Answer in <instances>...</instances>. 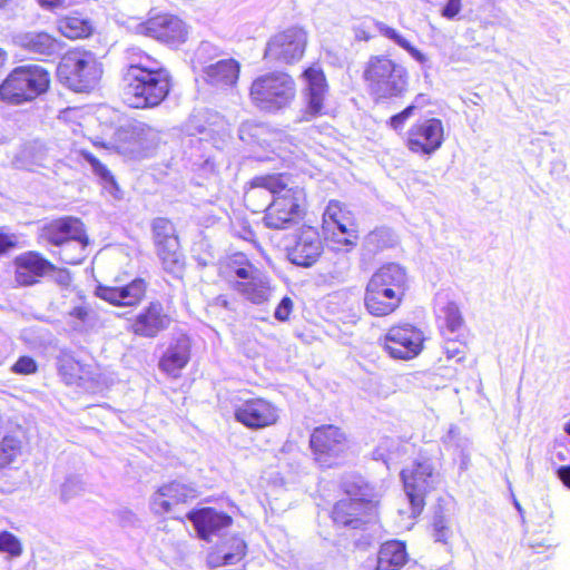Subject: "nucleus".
<instances>
[{"label": "nucleus", "mask_w": 570, "mask_h": 570, "mask_svg": "<svg viewBox=\"0 0 570 570\" xmlns=\"http://www.w3.org/2000/svg\"><path fill=\"white\" fill-rule=\"evenodd\" d=\"M58 274L57 276V283L61 285L62 287H69L71 284V274L67 269H62L58 267V271L55 273Z\"/></svg>", "instance_id": "49"}, {"label": "nucleus", "mask_w": 570, "mask_h": 570, "mask_svg": "<svg viewBox=\"0 0 570 570\" xmlns=\"http://www.w3.org/2000/svg\"><path fill=\"white\" fill-rule=\"evenodd\" d=\"M461 10V0H448L442 14L448 19L454 18Z\"/></svg>", "instance_id": "47"}, {"label": "nucleus", "mask_w": 570, "mask_h": 570, "mask_svg": "<svg viewBox=\"0 0 570 570\" xmlns=\"http://www.w3.org/2000/svg\"><path fill=\"white\" fill-rule=\"evenodd\" d=\"M234 419L249 430H263L279 421V409L263 396L242 400L234 407Z\"/></svg>", "instance_id": "21"}, {"label": "nucleus", "mask_w": 570, "mask_h": 570, "mask_svg": "<svg viewBox=\"0 0 570 570\" xmlns=\"http://www.w3.org/2000/svg\"><path fill=\"white\" fill-rule=\"evenodd\" d=\"M294 308V302L289 296H285L281 299L276 306L274 316L279 322H287Z\"/></svg>", "instance_id": "44"}, {"label": "nucleus", "mask_w": 570, "mask_h": 570, "mask_svg": "<svg viewBox=\"0 0 570 570\" xmlns=\"http://www.w3.org/2000/svg\"><path fill=\"white\" fill-rule=\"evenodd\" d=\"M557 474L562 483L570 489V465H561L557 470Z\"/></svg>", "instance_id": "52"}, {"label": "nucleus", "mask_w": 570, "mask_h": 570, "mask_svg": "<svg viewBox=\"0 0 570 570\" xmlns=\"http://www.w3.org/2000/svg\"><path fill=\"white\" fill-rule=\"evenodd\" d=\"M424 342L422 328L409 322H399L386 330L382 346L392 358L409 361L423 351Z\"/></svg>", "instance_id": "13"}, {"label": "nucleus", "mask_w": 570, "mask_h": 570, "mask_svg": "<svg viewBox=\"0 0 570 570\" xmlns=\"http://www.w3.org/2000/svg\"><path fill=\"white\" fill-rule=\"evenodd\" d=\"M191 357V342L186 335L174 338L158 361L159 370L166 375L178 379Z\"/></svg>", "instance_id": "26"}, {"label": "nucleus", "mask_w": 570, "mask_h": 570, "mask_svg": "<svg viewBox=\"0 0 570 570\" xmlns=\"http://www.w3.org/2000/svg\"><path fill=\"white\" fill-rule=\"evenodd\" d=\"M147 281L142 277H136L122 285L99 284L95 294L116 307H137L147 297Z\"/></svg>", "instance_id": "24"}, {"label": "nucleus", "mask_w": 570, "mask_h": 570, "mask_svg": "<svg viewBox=\"0 0 570 570\" xmlns=\"http://www.w3.org/2000/svg\"><path fill=\"white\" fill-rule=\"evenodd\" d=\"M431 101L424 94H419L413 101L402 109L400 112L391 116L387 120V125L395 131H400L404 128L405 122L412 117L416 110L430 105Z\"/></svg>", "instance_id": "36"}, {"label": "nucleus", "mask_w": 570, "mask_h": 570, "mask_svg": "<svg viewBox=\"0 0 570 570\" xmlns=\"http://www.w3.org/2000/svg\"><path fill=\"white\" fill-rule=\"evenodd\" d=\"M376 28L380 33L387 39L394 41L397 46L406 50L413 58L417 61H423L424 57L420 50H417L414 46H412L400 32H397L394 28L389 27L383 22H376Z\"/></svg>", "instance_id": "38"}, {"label": "nucleus", "mask_w": 570, "mask_h": 570, "mask_svg": "<svg viewBox=\"0 0 570 570\" xmlns=\"http://www.w3.org/2000/svg\"><path fill=\"white\" fill-rule=\"evenodd\" d=\"M90 313V308L86 306H76L70 311V315L81 322L88 321Z\"/></svg>", "instance_id": "48"}, {"label": "nucleus", "mask_w": 570, "mask_h": 570, "mask_svg": "<svg viewBox=\"0 0 570 570\" xmlns=\"http://www.w3.org/2000/svg\"><path fill=\"white\" fill-rule=\"evenodd\" d=\"M362 79L374 102L402 97L409 87L407 69L386 55H372L363 66Z\"/></svg>", "instance_id": "5"}, {"label": "nucleus", "mask_w": 570, "mask_h": 570, "mask_svg": "<svg viewBox=\"0 0 570 570\" xmlns=\"http://www.w3.org/2000/svg\"><path fill=\"white\" fill-rule=\"evenodd\" d=\"M0 552H6L10 557H20L23 552L21 541L10 531L0 532Z\"/></svg>", "instance_id": "41"}, {"label": "nucleus", "mask_w": 570, "mask_h": 570, "mask_svg": "<svg viewBox=\"0 0 570 570\" xmlns=\"http://www.w3.org/2000/svg\"><path fill=\"white\" fill-rule=\"evenodd\" d=\"M464 326V320L454 303H448L442 308V331L456 333Z\"/></svg>", "instance_id": "40"}, {"label": "nucleus", "mask_w": 570, "mask_h": 570, "mask_svg": "<svg viewBox=\"0 0 570 570\" xmlns=\"http://www.w3.org/2000/svg\"><path fill=\"white\" fill-rule=\"evenodd\" d=\"M445 139L444 126L439 118L415 121L405 136V147L419 156H430L441 148Z\"/></svg>", "instance_id": "20"}, {"label": "nucleus", "mask_w": 570, "mask_h": 570, "mask_svg": "<svg viewBox=\"0 0 570 570\" xmlns=\"http://www.w3.org/2000/svg\"><path fill=\"white\" fill-rule=\"evenodd\" d=\"M12 0H0V9L6 8Z\"/></svg>", "instance_id": "55"}, {"label": "nucleus", "mask_w": 570, "mask_h": 570, "mask_svg": "<svg viewBox=\"0 0 570 570\" xmlns=\"http://www.w3.org/2000/svg\"><path fill=\"white\" fill-rule=\"evenodd\" d=\"M21 452V442L12 435H6L0 441V470L11 464Z\"/></svg>", "instance_id": "39"}, {"label": "nucleus", "mask_w": 570, "mask_h": 570, "mask_svg": "<svg viewBox=\"0 0 570 570\" xmlns=\"http://www.w3.org/2000/svg\"><path fill=\"white\" fill-rule=\"evenodd\" d=\"M186 517L193 522L198 535L206 541H209L212 535L229 527L233 522L229 514L210 507L193 509Z\"/></svg>", "instance_id": "28"}, {"label": "nucleus", "mask_w": 570, "mask_h": 570, "mask_svg": "<svg viewBox=\"0 0 570 570\" xmlns=\"http://www.w3.org/2000/svg\"><path fill=\"white\" fill-rule=\"evenodd\" d=\"M38 238L47 245L58 247L59 259L68 265H79L87 257L90 237L81 218L66 215L46 222Z\"/></svg>", "instance_id": "4"}, {"label": "nucleus", "mask_w": 570, "mask_h": 570, "mask_svg": "<svg viewBox=\"0 0 570 570\" xmlns=\"http://www.w3.org/2000/svg\"><path fill=\"white\" fill-rule=\"evenodd\" d=\"M194 498L193 488L178 481H170L155 491L150 508L156 514L180 519L183 508Z\"/></svg>", "instance_id": "22"}, {"label": "nucleus", "mask_w": 570, "mask_h": 570, "mask_svg": "<svg viewBox=\"0 0 570 570\" xmlns=\"http://www.w3.org/2000/svg\"><path fill=\"white\" fill-rule=\"evenodd\" d=\"M305 82V107L302 110L299 121H312L327 115L326 96L330 85L320 62L307 66L301 75Z\"/></svg>", "instance_id": "15"}, {"label": "nucleus", "mask_w": 570, "mask_h": 570, "mask_svg": "<svg viewBox=\"0 0 570 570\" xmlns=\"http://www.w3.org/2000/svg\"><path fill=\"white\" fill-rule=\"evenodd\" d=\"M344 498L332 505L330 518L338 528L364 530L380 518L381 495L361 475L342 483Z\"/></svg>", "instance_id": "3"}, {"label": "nucleus", "mask_w": 570, "mask_h": 570, "mask_svg": "<svg viewBox=\"0 0 570 570\" xmlns=\"http://www.w3.org/2000/svg\"><path fill=\"white\" fill-rule=\"evenodd\" d=\"M225 273L243 279L233 288L253 303H262L267 297L268 283L261 277L258 268L242 252L229 255L224 263Z\"/></svg>", "instance_id": "11"}, {"label": "nucleus", "mask_w": 570, "mask_h": 570, "mask_svg": "<svg viewBox=\"0 0 570 570\" xmlns=\"http://www.w3.org/2000/svg\"><path fill=\"white\" fill-rule=\"evenodd\" d=\"M138 31L174 48L185 43L189 36L186 22L178 16L167 12L149 16L138 24Z\"/></svg>", "instance_id": "18"}, {"label": "nucleus", "mask_w": 570, "mask_h": 570, "mask_svg": "<svg viewBox=\"0 0 570 570\" xmlns=\"http://www.w3.org/2000/svg\"><path fill=\"white\" fill-rule=\"evenodd\" d=\"M79 156L91 166L92 173L99 178V184L106 193L117 200L124 198V190L107 165L92 153L85 149L79 151Z\"/></svg>", "instance_id": "33"}, {"label": "nucleus", "mask_w": 570, "mask_h": 570, "mask_svg": "<svg viewBox=\"0 0 570 570\" xmlns=\"http://www.w3.org/2000/svg\"><path fill=\"white\" fill-rule=\"evenodd\" d=\"M306 45V32L302 28L289 27L267 41L264 59L271 63L292 65L303 58Z\"/></svg>", "instance_id": "17"}, {"label": "nucleus", "mask_w": 570, "mask_h": 570, "mask_svg": "<svg viewBox=\"0 0 570 570\" xmlns=\"http://www.w3.org/2000/svg\"><path fill=\"white\" fill-rule=\"evenodd\" d=\"M92 145L128 159H144L157 146L156 131L148 124L134 121L116 127L109 139L97 138L92 140Z\"/></svg>", "instance_id": "8"}, {"label": "nucleus", "mask_w": 570, "mask_h": 570, "mask_svg": "<svg viewBox=\"0 0 570 570\" xmlns=\"http://www.w3.org/2000/svg\"><path fill=\"white\" fill-rule=\"evenodd\" d=\"M51 85L48 69L39 65L13 68L0 82V101L8 106H21L45 95Z\"/></svg>", "instance_id": "6"}, {"label": "nucleus", "mask_w": 570, "mask_h": 570, "mask_svg": "<svg viewBox=\"0 0 570 570\" xmlns=\"http://www.w3.org/2000/svg\"><path fill=\"white\" fill-rule=\"evenodd\" d=\"M355 39L358 41H368L373 38L372 32L365 27H356L354 29Z\"/></svg>", "instance_id": "51"}, {"label": "nucleus", "mask_w": 570, "mask_h": 570, "mask_svg": "<svg viewBox=\"0 0 570 570\" xmlns=\"http://www.w3.org/2000/svg\"><path fill=\"white\" fill-rule=\"evenodd\" d=\"M468 343L464 340L448 338L444 343V353L448 360L462 362L465 360Z\"/></svg>", "instance_id": "42"}, {"label": "nucleus", "mask_w": 570, "mask_h": 570, "mask_svg": "<svg viewBox=\"0 0 570 570\" xmlns=\"http://www.w3.org/2000/svg\"><path fill=\"white\" fill-rule=\"evenodd\" d=\"M434 475L435 469L428 460H415L411 466L401 470L400 476L413 515L424 510L429 493L435 489Z\"/></svg>", "instance_id": "12"}, {"label": "nucleus", "mask_w": 570, "mask_h": 570, "mask_svg": "<svg viewBox=\"0 0 570 570\" xmlns=\"http://www.w3.org/2000/svg\"><path fill=\"white\" fill-rule=\"evenodd\" d=\"M324 253V242L317 226L303 224L292 234L286 247L287 259L299 267L315 265Z\"/></svg>", "instance_id": "16"}, {"label": "nucleus", "mask_w": 570, "mask_h": 570, "mask_svg": "<svg viewBox=\"0 0 570 570\" xmlns=\"http://www.w3.org/2000/svg\"><path fill=\"white\" fill-rule=\"evenodd\" d=\"M19 46L42 60L60 52L62 43L47 31H28L19 37Z\"/></svg>", "instance_id": "31"}, {"label": "nucleus", "mask_w": 570, "mask_h": 570, "mask_svg": "<svg viewBox=\"0 0 570 570\" xmlns=\"http://www.w3.org/2000/svg\"><path fill=\"white\" fill-rule=\"evenodd\" d=\"M564 431H566L567 434L570 435V419H569V422L564 426Z\"/></svg>", "instance_id": "56"}, {"label": "nucleus", "mask_w": 570, "mask_h": 570, "mask_svg": "<svg viewBox=\"0 0 570 570\" xmlns=\"http://www.w3.org/2000/svg\"><path fill=\"white\" fill-rule=\"evenodd\" d=\"M244 202L253 213H263V225L276 232L292 228L308 212L305 187L296 184L286 171L264 173L250 178Z\"/></svg>", "instance_id": "1"}, {"label": "nucleus", "mask_w": 570, "mask_h": 570, "mask_svg": "<svg viewBox=\"0 0 570 570\" xmlns=\"http://www.w3.org/2000/svg\"><path fill=\"white\" fill-rule=\"evenodd\" d=\"M58 373L67 385L80 386L95 380L90 365L81 363L70 353H62L58 357Z\"/></svg>", "instance_id": "32"}, {"label": "nucleus", "mask_w": 570, "mask_h": 570, "mask_svg": "<svg viewBox=\"0 0 570 570\" xmlns=\"http://www.w3.org/2000/svg\"><path fill=\"white\" fill-rule=\"evenodd\" d=\"M58 266L39 250H26L12 259L13 282L17 287H31L53 275Z\"/></svg>", "instance_id": "19"}, {"label": "nucleus", "mask_w": 570, "mask_h": 570, "mask_svg": "<svg viewBox=\"0 0 570 570\" xmlns=\"http://www.w3.org/2000/svg\"><path fill=\"white\" fill-rule=\"evenodd\" d=\"M7 59L8 52L3 48H0V69L4 66Z\"/></svg>", "instance_id": "54"}, {"label": "nucleus", "mask_w": 570, "mask_h": 570, "mask_svg": "<svg viewBox=\"0 0 570 570\" xmlns=\"http://www.w3.org/2000/svg\"><path fill=\"white\" fill-rule=\"evenodd\" d=\"M434 537L438 541L446 542L451 530L443 519H438L433 523Z\"/></svg>", "instance_id": "45"}, {"label": "nucleus", "mask_w": 570, "mask_h": 570, "mask_svg": "<svg viewBox=\"0 0 570 570\" xmlns=\"http://www.w3.org/2000/svg\"><path fill=\"white\" fill-rule=\"evenodd\" d=\"M151 233L156 254L165 271L176 273L185 266L178 233L174 223L166 217H157L151 222Z\"/></svg>", "instance_id": "14"}, {"label": "nucleus", "mask_w": 570, "mask_h": 570, "mask_svg": "<svg viewBox=\"0 0 570 570\" xmlns=\"http://www.w3.org/2000/svg\"><path fill=\"white\" fill-rule=\"evenodd\" d=\"M17 245L18 240L13 234L0 232V256L16 248Z\"/></svg>", "instance_id": "46"}, {"label": "nucleus", "mask_w": 570, "mask_h": 570, "mask_svg": "<svg viewBox=\"0 0 570 570\" xmlns=\"http://www.w3.org/2000/svg\"><path fill=\"white\" fill-rule=\"evenodd\" d=\"M173 315L169 306L155 299L149 302L131 321L129 330L132 334L154 338L169 328Z\"/></svg>", "instance_id": "23"}, {"label": "nucleus", "mask_w": 570, "mask_h": 570, "mask_svg": "<svg viewBox=\"0 0 570 570\" xmlns=\"http://www.w3.org/2000/svg\"><path fill=\"white\" fill-rule=\"evenodd\" d=\"M325 230L331 233L330 240L337 250L352 249L358 239L357 225L353 217L341 220V223Z\"/></svg>", "instance_id": "34"}, {"label": "nucleus", "mask_w": 570, "mask_h": 570, "mask_svg": "<svg viewBox=\"0 0 570 570\" xmlns=\"http://www.w3.org/2000/svg\"><path fill=\"white\" fill-rule=\"evenodd\" d=\"M309 450L314 462L322 469L338 466L348 449V438L342 428L335 424H322L313 429Z\"/></svg>", "instance_id": "10"}, {"label": "nucleus", "mask_w": 570, "mask_h": 570, "mask_svg": "<svg viewBox=\"0 0 570 570\" xmlns=\"http://www.w3.org/2000/svg\"><path fill=\"white\" fill-rule=\"evenodd\" d=\"M216 299H217V303L223 305L224 307H226V308L232 307L229 301L227 299V297L225 295H219Z\"/></svg>", "instance_id": "53"}, {"label": "nucleus", "mask_w": 570, "mask_h": 570, "mask_svg": "<svg viewBox=\"0 0 570 570\" xmlns=\"http://www.w3.org/2000/svg\"><path fill=\"white\" fill-rule=\"evenodd\" d=\"M39 6L46 10L55 11L59 8H62L65 4V0H37Z\"/></svg>", "instance_id": "50"}, {"label": "nucleus", "mask_w": 570, "mask_h": 570, "mask_svg": "<svg viewBox=\"0 0 570 570\" xmlns=\"http://www.w3.org/2000/svg\"><path fill=\"white\" fill-rule=\"evenodd\" d=\"M296 82L285 71H271L256 77L249 87L254 106L267 112H277L292 105L296 97Z\"/></svg>", "instance_id": "9"}, {"label": "nucleus", "mask_w": 570, "mask_h": 570, "mask_svg": "<svg viewBox=\"0 0 570 570\" xmlns=\"http://www.w3.org/2000/svg\"><path fill=\"white\" fill-rule=\"evenodd\" d=\"M10 370L18 375H31L38 372L39 366L33 357L22 355L12 364Z\"/></svg>", "instance_id": "43"}, {"label": "nucleus", "mask_w": 570, "mask_h": 570, "mask_svg": "<svg viewBox=\"0 0 570 570\" xmlns=\"http://www.w3.org/2000/svg\"><path fill=\"white\" fill-rule=\"evenodd\" d=\"M121 71L124 100L131 109L149 110L163 105L174 88L170 70L155 56L141 49L128 52Z\"/></svg>", "instance_id": "2"}, {"label": "nucleus", "mask_w": 570, "mask_h": 570, "mask_svg": "<svg viewBox=\"0 0 570 570\" xmlns=\"http://www.w3.org/2000/svg\"><path fill=\"white\" fill-rule=\"evenodd\" d=\"M352 217L353 216L351 212L343 203L336 199H332L328 202L323 214V227L324 229H330L331 226L341 223V220L348 219Z\"/></svg>", "instance_id": "37"}, {"label": "nucleus", "mask_w": 570, "mask_h": 570, "mask_svg": "<svg viewBox=\"0 0 570 570\" xmlns=\"http://www.w3.org/2000/svg\"><path fill=\"white\" fill-rule=\"evenodd\" d=\"M404 299H397L386 289L367 281L364 292V306L367 313L374 317H385L394 314Z\"/></svg>", "instance_id": "29"}, {"label": "nucleus", "mask_w": 570, "mask_h": 570, "mask_svg": "<svg viewBox=\"0 0 570 570\" xmlns=\"http://www.w3.org/2000/svg\"><path fill=\"white\" fill-rule=\"evenodd\" d=\"M58 31L71 40L85 39L91 36L94 28L90 20L78 14H68L57 20Z\"/></svg>", "instance_id": "35"}, {"label": "nucleus", "mask_w": 570, "mask_h": 570, "mask_svg": "<svg viewBox=\"0 0 570 570\" xmlns=\"http://www.w3.org/2000/svg\"><path fill=\"white\" fill-rule=\"evenodd\" d=\"M368 282L389 291L397 296V299H404L410 287L407 272L397 263L381 265L368 278Z\"/></svg>", "instance_id": "27"}, {"label": "nucleus", "mask_w": 570, "mask_h": 570, "mask_svg": "<svg viewBox=\"0 0 570 570\" xmlns=\"http://www.w3.org/2000/svg\"><path fill=\"white\" fill-rule=\"evenodd\" d=\"M57 75L69 89L89 92L99 85L104 65L95 52L85 48H73L61 57Z\"/></svg>", "instance_id": "7"}, {"label": "nucleus", "mask_w": 570, "mask_h": 570, "mask_svg": "<svg viewBox=\"0 0 570 570\" xmlns=\"http://www.w3.org/2000/svg\"><path fill=\"white\" fill-rule=\"evenodd\" d=\"M248 552V544L238 534H226L213 544L206 556L209 568L234 566L242 562Z\"/></svg>", "instance_id": "25"}, {"label": "nucleus", "mask_w": 570, "mask_h": 570, "mask_svg": "<svg viewBox=\"0 0 570 570\" xmlns=\"http://www.w3.org/2000/svg\"><path fill=\"white\" fill-rule=\"evenodd\" d=\"M240 68V62L234 58L222 59L204 68V78L210 86L234 88L239 80Z\"/></svg>", "instance_id": "30"}]
</instances>
